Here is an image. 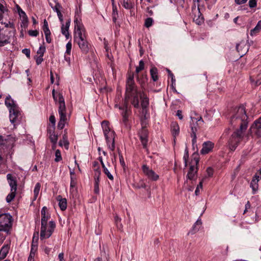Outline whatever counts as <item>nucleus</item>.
<instances>
[{
    "instance_id": "35",
    "label": "nucleus",
    "mask_w": 261,
    "mask_h": 261,
    "mask_svg": "<svg viewBox=\"0 0 261 261\" xmlns=\"http://www.w3.org/2000/svg\"><path fill=\"white\" fill-rule=\"evenodd\" d=\"M144 68V63L142 60L140 61L139 66L136 67V72L138 73Z\"/></svg>"
},
{
    "instance_id": "8",
    "label": "nucleus",
    "mask_w": 261,
    "mask_h": 261,
    "mask_svg": "<svg viewBox=\"0 0 261 261\" xmlns=\"http://www.w3.org/2000/svg\"><path fill=\"white\" fill-rule=\"evenodd\" d=\"M9 113L10 121L15 126L19 123L21 118V113L19 110V108L10 109Z\"/></svg>"
},
{
    "instance_id": "52",
    "label": "nucleus",
    "mask_w": 261,
    "mask_h": 261,
    "mask_svg": "<svg viewBox=\"0 0 261 261\" xmlns=\"http://www.w3.org/2000/svg\"><path fill=\"white\" fill-rule=\"evenodd\" d=\"M38 249V247H31L30 254L35 255V253Z\"/></svg>"
},
{
    "instance_id": "2",
    "label": "nucleus",
    "mask_w": 261,
    "mask_h": 261,
    "mask_svg": "<svg viewBox=\"0 0 261 261\" xmlns=\"http://www.w3.org/2000/svg\"><path fill=\"white\" fill-rule=\"evenodd\" d=\"M52 94L54 100L58 102V113L60 116V121L58 124V127L62 129L64 128L65 122L67 120L64 98L60 93L56 94L55 89L53 90Z\"/></svg>"
},
{
    "instance_id": "54",
    "label": "nucleus",
    "mask_w": 261,
    "mask_h": 261,
    "mask_svg": "<svg viewBox=\"0 0 261 261\" xmlns=\"http://www.w3.org/2000/svg\"><path fill=\"white\" fill-rule=\"evenodd\" d=\"M119 155L120 163L122 166L124 167L125 164V162H124V159L123 158V156L119 153Z\"/></svg>"
},
{
    "instance_id": "48",
    "label": "nucleus",
    "mask_w": 261,
    "mask_h": 261,
    "mask_svg": "<svg viewBox=\"0 0 261 261\" xmlns=\"http://www.w3.org/2000/svg\"><path fill=\"white\" fill-rule=\"evenodd\" d=\"M213 172H214L213 169L212 168L208 167L207 168L206 173H207V176L208 177H212L213 176Z\"/></svg>"
},
{
    "instance_id": "42",
    "label": "nucleus",
    "mask_w": 261,
    "mask_h": 261,
    "mask_svg": "<svg viewBox=\"0 0 261 261\" xmlns=\"http://www.w3.org/2000/svg\"><path fill=\"white\" fill-rule=\"evenodd\" d=\"M94 170H95V174H94L95 180H96V179H99V177L101 174V172H100V171L99 168L98 167L94 169Z\"/></svg>"
},
{
    "instance_id": "43",
    "label": "nucleus",
    "mask_w": 261,
    "mask_h": 261,
    "mask_svg": "<svg viewBox=\"0 0 261 261\" xmlns=\"http://www.w3.org/2000/svg\"><path fill=\"white\" fill-rule=\"evenodd\" d=\"M4 24H5V27L6 28H10L12 29V30L15 32V29L14 27V24L13 23L11 22L10 21H9L8 23L4 22Z\"/></svg>"
},
{
    "instance_id": "60",
    "label": "nucleus",
    "mask_w": 261,
    "mask_h": 261,
    "mask_svg": "<svg viewBox=\"0 0 261 261\" xmlns=\"http://www.w3.org/2000/svg\"><path fill=\"white\" fill-rule=\"evenodd\" d=\"M57 15H58V16L59 17V19L60 21L62 23H63V15H62L61 12H59L58 14H57Z\"/></svg>"
},
{
    "instance_id": "40",
    "label": "nucleus",
    "mask_w": 261,
    "mask_h": 261,
    "mask_svg": "<svg viewBox=\"0 0 261 261\" xmlns=\"http://www.w3.org/2000/svg\"><path fill=\"white\" fill-rule=\"evenodd\" d=\"M153 22V19L152 18H147L145 21V25L147 28H149L152 25Z\"/></svg>"
},
{
    "instance_id": "39",
    "label": "nucleus",
    "mask_w": 261,
    "mask_h": 261,
    "mask_svg": "<svg viewBox=\"0 0 261 261\" xmlns=\"http://www.w3.org/2000/svg\"><path fill=\"white\" fill-rule=\"evenodd\" d=\"M103 172L106 175H107V177L110 179L113 180L114 179L113 176L111 174L109 170L107 169V167H105L103 168Z\"/></svg>"
},
{
    "instance_id": "20",
    "label": "nucleus",
    "mask_w": 261,
    "mask_h": 261,
    "mask_svg": "<svg viewBox=\"0 0 261 261\" xmlns=\"http://www.w3.org/2000/svg\"><path fill=\"white\" fill-rule=\"evenodd\" d=\"M5 103L9 108V110L11 109H13L18 107L10 95L6 97Z\"/></svg>"
},
{
    "instance_id": "19",
    "label": "nucleus",
    "mask_w": 261,
    "mask_h": 261,
    "mask_svg": "<svg viewBox=\"0 0 261 261\" xmlns=\"http://www.w3.org/2000/svg\"><path fill=\"white\" fill-rule=\"evenodd\" d=\"M139 97L141 100V107L142 109L144 110L148 107V106L149 105V99L143 92L140 93L139 94Z\"/></svg>"
},
{
    "instance_id": "23",
    "label": "nucleus",
    "mask_w": 261,
    "mask_h": 261,
    "mask_svg": "<svg viewBox=\"0 0 261 261\" xmlns=\"http://www.w3.org/2000/svg\"><path fill=\"white\" fill-rule=\"evenodd\" d=\"M59 205L62 211H64L67 208V200L65 198H62L60 196L58 197Z\"/></svg>"
},
{
    "instance_id": "13",
    "label": "nucleus",
    "mask_w": 261,
    "mask_h": 261,
    "mask_svg": "<svg viewBox=\"0 0 261 261\" xmlns=\"http://www.w3.org/2000/svg\"><path fill=\"white\" fill-rule=\"evenodd\" d=\"M139 135L141 140L142 144L144 148H146L148 142V130L146 128L143 127L139 132Z\"/></svg>"
},
{
    "instance_id": "25",
    "label": "nucleus",
    "mask_w": 261,
    "mask_h": 261,
    "mask_svg": "<svg viewBox=\"0 0 261 261\" xmlns=\"http://www.w3.org/2000/svg\"><path fill=\"white\" fill-rule=\"evenodd\" d=\"M9 250L8 245L4 246L0 250V259L4 258L7 255Z\"/></svg>"
},
{
    "instance_id": "32",
    "label": "nucleus",
    "mask_w": 261,
    "mask_h": 261,
    "mask_svg": "<svg viewBox=\"0 0 261 261\" xmlns=\"http://www.w3.org/2000/svg\"><path fill=\"white\" fill-rule=\"evenodd\" d=\"M49 5L53 10L56 12L57 14H58L59 12H60V9L61 8V6L58 3L55 2V6H54L51 3H49Z\"/></svg>"
},
{
    "instance_id": "37",
    "label": "nucleus",
    "mask_w": 261,
    "mask_h": 261,
    "mask_svg": "<svg viewBox=\"0 0 261 261\" xmlns=\"http://www.w3.org/2000/svg\"><path fill=\"white\" fill-rule=\"evenodd\" d=\"M66 50L65 51V54L66 55H70L71 48H72V43L71 41H69L66 45Z\"/></svg>"
},
{
    "instance_id": "31",
    "label": "nucleus",
    "mask_w": 261,
    "mask_h": 261,
    "mask_svg": "<svg viewBox=\"0 0 261 261\" xmlns=\"http://www.w3.org/2000/svg\"><path fill=\"white\" fill-rule=\"evenodd\" d=\"M250 187L253 190V194H254L258 189V182L255 179H252L250 183Z\"/></svg>"
},
{
    "instance_id": "57",
    "label": "nucleus",
    "mask_w": 261,
    "mask_h": 261,
    "mask_svg": "<svg viewBox=\"0 0 261 261\" xmlns=\"http://www.w3.org/2000/svg\"><path fill=\"white\" fill-rule=\"evenodd\" d=\"M49 121L53 125H55L56 123L55 117L54 115H51L49 117Z\"/></svg>"
},
{
    "instance_id": "64",
    "label": "nucleus",
    "mask_w": 261,
    "mask_h": 261,
    "mask_svg": "<svg viewBox=\"0 0 261 261\" xmlns=\"http://www.w3.org/2000/svg\"><path fill=\"white\" fill-rule=\"evenodd\" d=\"M69 55H66L65 54V55H64V59L65 60L68 62V64L69 65L70 64V57H68V56H69Z\"/></svg>"
},
{
    "instance_id": "12",
    "label": "nucleus",
    "mask_w": 261,
    "mask_h": 261,
    "mask_svg": "<svg viewBox=\"0 0 261 261\" xmlns=\"http://www.w3.org/2000/svg\"><path fill=\"white\" fill-rule=\"evenodd\" d=\"M41 224H42V233L45 230V225L47 223V221L49 219L50 215L49 213L47 211V207L44 206L42 207L41 211Z\"/></svg>"
},
{
    "instance_id": "51",
    "label": "nucleus",
    "mask_w": 261,
    "mask_h": 261,
    "mask_svg": "<svg viewBox=\"0 0 261 261\" xmlns=\"http://www.w3.org/2000/svg\"><path fill=\"white\" fill-rule=\"evenodd\" d=\"M23 54L26 55L28 58L30 57V50L28 48L23 49L22 50Z\"/></svg>"
},
{
    "instance_id": "41",
    "label": "nucleus",
    "mask_w": 261,
    "mask_h": 261,
    "mask_svg": "<svg viewBox=\"0 0 261 261\" xmlns=\"http://www.w3.org/2000/svg\"><path fill=\"white\" fill-rule=\"evenodd\" d=\"M18 12L20 17L22 18V19L28 18L25 13L20 8H18Z\"/></svg>"
},
{
    "instance_id": "1",
    "label": "nucleus",
    "mask_w": 261,
    "mask_h": 261,
    "mask_svg": "<svg viewBox=\"0 0 261 261\" xmlns=\"http://www.w3.org/2000/svg\"><path fill=\"white\" fill-rule=\"evenodd\" d=\"M248 116L243 106L234 109L230 117V123L234 127H238L231 135L228 143L231 150H234L242 140L248 127Z\"/></svg>"
},
{
    "instance_id": "7",
    "label": "nucleus",
    "mask_w": 261,
    "mask_h": 261,
    "mask_svg": "<svg viewBox=\"0 0 261 261\" xmlns=\"http://www.w3.org/2000/svg\"><path fill=\"white\" fill-rule=\"evenodd\" d=\"M74 41L78 45L81 51L83 54H87L89 50V45L85 38V36H82L80 37H74Z\"/></svg>"
},
{
    "instance_id": "6",
    "label": "nucleus",
    "mask_w": 261,
    "mask_h": 261,
    "mask_svg": "<svg viewBox=\"0 0 261 261\" xmlns=\"http://www.w3.org/2000/svg\"><path fill=\"white\" fill-rule=\"evenodd\" d=\"M45 230L42 233V225L40 230V239L43 240L49 238L52 234L56 227L55 223L53 221H50L48 223L45 225Z\"/></svg>"
},
{
    "instance_id": "44",
    "label": "nucleus",
    "mask_w": 261,
    "mask_h": 261,
    "mask_svg": "<svg viewBox=\"0 0 261 261\" xmlns=\"http://www.w3.org/2000/svg\"><path fill=\"white\" fill-rule=\"evenodd\" d=\"M28 18L22 19L21 23V27H23L24 29L28 27Z\"/></svg>"
},
{
    "instance_id": "45",
    "label": "nucleus",
    "mask_w": 261,
    "mask_h": 261,
    "mask_svg": "<svg viewBox=\"0 0 261 261\" xmlns=\"http://www.w3.org/2000/svg\"><path fill=\"white\" fill-rule=\"evenodd\" d=\"M99 182V179H96V180H95L94 190H95V192L96 193H97L99 192V188H98Z\"/></svg>"
},
{
    "instance_id": "55",
    "label": "nucleus",
    "mask_w": 261,
    "mask_h": 261,
    "mask_svg": "<svg viewBox=\"0 0 261 261\" xmlns=\"http://www.w3.org/2000/svg\"><path fill=\"white\" fill-rule=\"evenodd\" d=\"M63 145H65V146H66V147L67 148L68 146V143L65 140H63V141L60 140L59 142V145L61 146H62Z\"/></svg>"
},
{
    "instance_id": "30",
    "label": "nucleus",
    "mask_w": 261,
    "mask_h": 261,
    "mask_svg": "<svg viewBox=\"0 0 261 261\" xmlns=\"http://www.w3.org/2000/svg\"><path fill=\"white\" fill-rule=\"evenodd\" d=\"M122 5L126 9H130L133 7L131 0H123Z\"/></svg>"
},
{
    "instance_id": "47",
    "label": "nucleus",
    "mask_w": 261,
    "mask_h": 261,
    "mask_svg": "<svg viewBox=\"0 0 261 261\" xmlns=\"http://www.w3.org/2000/svg\"><path fill=\"white\" fill-rule=\"evenodd\" d=\"M257 3L256 0H250L249 2V6L251 8L255 7Z\"/></svg>"
},
{
    "instance_id": "34",
    "label": "nucleus",
    "mask_w": 261,
    "mask_h": 261,
    "mask_svg": "<svg viewBox=\"0 0 261 261\" xmlns=\"http://www.w3.org/2000/svg\"><path fill=\"white\" fill-rule=\"evenodd\" d=\"M16 191H11L6 197V201L8 203H10L15 197Z\"/></svg>"
},
{
    "instance_id": "28",
    "label": "nucleus",
    "mask_w": 261,
    "mask_h": 261,
    "mask_svg": "<svg viewBox=\"0 0 261 261\" xmlns=\"http://www.w3.org/2000/svg\"><path fill=\"white\" fill-rule=\"evenodd\" d=\"M41 188V185L38 182L36 184L34 190V200H36L38 196L40 190Z\"/></svg>"
},
{
    "instance_id": "58",
    "label": "nucleus",
    "mask_w": 261,
    "mask_h": 261,
    "mask_svg": "<svg viewBox=\"0 0 261 261\" xmlns=\"http://www.w3.org/2000/svg\"><path fill=\"white\" fill-rule=\"evenodd\" d=\"M248 0H235V3L237 5H241L245 4Z\"/></svg>"
},
{
    "instance_id": "27",
    "label": "nucleus",
    "mask_w": 261,
    "mask_h": 261,
    "mask_svg": "<svg viewBox=\"0 0 261 261\" xmlns=\"http://www.w3.org/2000/svg\"><path fill=\"white\" fill-rule=\"evenodd\" d=\"M260 30H261V20H259L257 22V24L255 26V27L253 29L251 30L250 35L251 36L255 35L256 33H258Z\"/></svg>"
},
{
    "instance_id": "38",
    "label": "nucleus",
    "mask_w": 261,
    "mask_h": 261,
    "mask_svg": "<svg viewBox=\"0 0 261 261\" xmlns=\"http://www.w3.org/2000/svg\"><path fill=\"white\" fill-rule=\"evenodd\" d=\"M56 158L55 159V162H58L62 160V156L61 152L59 149H57L55 152Z\"/></svg>"
},
{
    "instance_id": "4",
    "label": "nucleus",
    "mask_w": 261,
    "mask_h": 261,
    "mask_svg": "<svg viewBox=\"0 0 261 261\" xmlns=\"http://www.w3.org/2000/svg\"><path fill=\"white\" fill-rule=\"evenodd\" d=\"M101 127L109 148L111 150H114L115 149V132L111 129L108 121H103L101 122Z\"/></svg>"
},
{
    "instance_id": "3",
    "label": "nucleus",
    "mask_w": 261,
    "mask_h": 261,
    "mask_svg": "<svg viewBox=\"0 0 261 261\" xmlns=\"http://www.w3.org/2000/svg\"><path fill=\"white\" fill-rule=\"evenodd\" d=\"M134 73L130 74L127 78L126 86V96L128 98L132 97L131 101L132 104L136 108H139L140 107L139 96L141 92H139L136 87L134 80Z\"/></svg>"
},
{
    "instance_id": "53",
    "label": "nucleus",
    "mask_w": 261,
    "mask_h": 261,
    "mask_svg": "<svg viewBox=\"0 0 261 261\" xmlns=\"http://www.w3.org/2000/svg\"><path fill=\"white\" fill-rule=\"evenodd\" d=\"M8 11V9L2 4L0 3V12L5 13Z\"/></svg>"
},
{
    "instance_id": "16",
    "label": "nucleus",
    "mask_w": 261,
    "mask_h": 261,
    "mask_svg": "<svg viewBox=\"0 0 261 261\" xmlns=\"http://www.w3.org/2000/svg\"><path fill=\"white\" fill-rule=\"evenodd\" d=\"M130 110L128 108L127 106L126 105L125 106L124 109H123V111L121 113V115L122 116V122L126 126H127L128 117V116L130 115Z\"/></svg>"
},
{
    "instance_id": "11",
    "label": "nucleus",
    "mask_w": 261,
    "mask_h": 261,
    "mask_svg": "<svg viewBox=\"0 0 261 261\" xmlns=\"http://www.w3.org/2000/svg\"><path fill=\"white\" fill-rule=\"evenodd\" d=\"M74 23L75 24L74 37H80L85 35V29L81 21L77 18H75L74 20Z\"/></svg>"
},
{
    "instance_id": "62",
    "label": "nucleus",
    "mask_w": 261,
    "mask_h": 261,
    "mask_svg": "<svg viewBox=\"0 0 261 261\" xmlns=\"http://www.w3.org/2000/svg\"><path fill=\"white\" fill-rule=\"evenodd\" d=\"M45 36V39L47 43H49L51 41V39L50 38V35H46Z\"/></svg>"
},
{
    "instance_id": "21",
    "label": "nucleus",
    "mask_w": 261,
    "mask_h": 261,
    "mask_svg": "<svg viewBox=\"0 0 261 261\" xmlns=\"http://www.w3.org/2000/svg\"><path fill=\"white\" fill-rule=\"evenodd\" d=\"M197 171V169L194 167V166H191L187 174V178L190 180L194 179Z\"/></svg>"
},
{
    "instance_id": "29",
    "label": "nucleus",
    "mask_w": 261,
    "mask_h": 261,
    "mask_svg": "<svg viewBox=\"0 0 261 261\" xmlns=\"http://www.w3.org/2000/svg\"><path fill=\"white\" fill-rule=\"evenodd\" d=\"M76 176L72 175L70 176V191H73V188L76 187Z\"/></svg>"
},
{
    "instance_id": "56",
    "label": "nucleus",
    "mask_w": 261,
    "mask_h": 261,
    "mask_svg": "<svg viewBox=\"0 0 261 261\" xmlns=\"http://www.w3.org/2000/svg\"><path fill=\"white\" fill-rule=\"evenodd\" d=\"M188 157H189L188 151V150L187 149H186L185 150V153L184 156V159L185 160V162L186 164L187 162Z\"/></svg>"
},
{
    "instance_id": "10",
    "label": "nucleus",
    "mask_w": 261,
    "mask_h": 261,
    "mask_svg": "<svg viewBox=\"0 0 261 261\" xmlns=\"http://www.w3.org/2000/svg\"><path fill=\"white\" fill-rule=\"evenodd\" d=\"M142 169L143 173L150 180L156 181L159 179V176L156 174L155 172L150 169L147 165H143L142 166Z\"/></svg>"
},
{
    "instance_id": "18",
    "label": "nucleus",
    "mask_w": 261,
    "mask_h": 261,
    "mask_svg": "<svg viewBox=\"0 0 261 261\" xmlns=\"http://www.w3.org/2000/svg\"><path fill=\"white\" fill-rule=\"evenodd\" d=\"M10 186L11 187V191H16L17 182L16 180L13 177L11 174H8L7 175Z\"/></svg>"
},
{
    "instance_id": "22",
    "label": "nucleus",
    "mask_w": 261,
    "mask_h": 261,
    "mask_svg": "<svg viewBox=\"0 0 261 261\" xmlns=\"http://www.w3.org/2000/svg\"><path fill=\"white\" fill-rule=\"evenodd\" d=\"M171 129L172 135L174 137H175L177 136L179 133V127L178 124L175 122H173L171 124Z\"/></svg>"
},
{
    "instance_id": "50",
    "label": "nucleus",
    "mask_w": 261,
    "mask_h": 261,
    "mask_svg": "<svg viewBox=\"0 0 261 261\" xmlns=\"http://www.w3.org/2000/svg\"><path fill=\"white\" fill-rule=\"evenodd\" d=\"M45 50V47L40 46L39 50L37 51V54H39V56H43Z\"/></svg>"
},
{
    "instance_id": "26",
    "label": "nucleus",
    "mask_w": 261,
    "mask_h": 261,
    "mask_svg": "<svg viewBox=\"0 0 261 261\" xmlns=\"http://www.w3.org/2000/svg\"><path fill=\"white\" fill-rule=\"evenodd\" d=\"M150 75L153 81L155 82L158 80V69L156 67H152L150 70Z\"/></svg>"
},
{
    "instance_id": "49",
    "label": "nucleus",
    "mask_w": 261,
    "mask_h": 261,
    "mask_svg": "<svg viewBox=\"0 0 261 261\" xmlns=\"http://www.w3.org/2000/svg\"><path fill=\"white\" fill-rule=\"evenodd\" d=\"M43 56H39V57H37L36 58H35L36 62L37 65L40 64L43 61Z\"/></svg>"
},
{
    "instance_id": "17",
    "label": "nucleus",
    "mask_w": 261,
    "mask_h": 261,
    "mask_svg": "<svg viewBox=\"0 0 261 261\" xmlns=\"http://www.w3.org/2000/svg\"><path fill=\"white\" fill-rule=\"evenodd\" d=\"M70 25V20L68 19L66 22L65 24L64 25L62 23L61 27V33L62 34L65 36L66 39H68L70 37V34L69 33V28Z\"/></svg>"
},
{
    "instance_id": "33",
    "label": "nucleus",
    "mask_w": 261,
    "mask_h": 261,
    "mask_svg": "<svg viewBox=\"0 0 261 261\" xmlns=\"http://www.w3.org/2000/svg\"><path fill=\"white\" fill-rule=\"evenodd\" d=\"M201 224L202 221L201 219H198L193 226V229L195 232L199 230V227L201 225Z\"/></svg>"
},
{
    "instance_id": "24",
    "label": "nucleus",
    "mask_w": 261,
    "mask_h": 261,
    "mask_svg": "<svg viewBox=\"0 0 261 261\" xmlns=\"http://www.w3.org/2000/svg\"><path fill=\"white\" fill-rule=\"evenodd\" d=\"M94 261H109V256L105 251H101L100 256L97 257Z\"/></svg>"
},
{
    "instance_id": "14",
    "label": "nucleus",
    "mask_w": 261,
    "mask_h": 261,
    "mask_svg": "<svg viewBox=\"0 0 261 261\" xmlns=\"http://www.w3.org/2000/svg\"><path fill=\"white\" fill-rule=\"evenodd\" d=\"M237 51L241 57L244 55L248 50V45L245 41H241L236 46Z\"/></svg>"
},
{
    "instance_id": "46",
    "label": "nucleus",
    "mask_w": 261,
    "mask_h": 261,
    "mask_svg": "<svg viewBox=\"0 0 261 261\" xmlns=\"http://www.w3.org/2000/svg\"><path fill=\"white\" fill-rule=\"evenodd\" d=\"M29 35L33 37H36L38 35L39 32L37 30H30L29 31Z\"/></svg>"
},
{
    "instance_id": "9",
    "label": "nucleus",
    "mask_w": 261,
    "mask_h": 261,
    "mask_svg": "<svg viewBox=\"0 0 261 261\" xmlns=\"http://www.w3.org/2000/svg\"><path fill=\"white\" fill-rule=\"evenodd\" d=\"M251 134H254L258 137H261V116L256 120L249 129Z\"/></svg>"
},
{
    "instance_id": "36",
    "label": "nucleus",
    "mask_w": 261,
    "mask_h": 261,
    "mask_svg": "<svg viewBox=\"0 0 261 261\" xmlns=\"http://www.w3.org/2000/svg\"><path fill=\"white\" fill-rule=\"evenodd\" d=\"M49 139L51 141V142L55 145L57 142L58 140V136L53 132V133L50 134L49 136Z\"/></svg>"
},
{
    "instance_id": "15",
    "label": "nucleus",
    "mask_w": 261,
    "mask_h": 261,
    "mask_svg": "<svg viewBox=\"0 0 261 261\" xmlns=\"http://www.w3.org/2000/svg\"><path fill=\"white\" fill-rule=\"evenodd\" d=\"M214 146V144L211 141L204 142L202 144V148L200 150V153L202 154H206L212 151Z\"/></svg>"
},
{
    "instance_id": "63",
    "label": "nucleus",
    "mask_w": 261,
    "mask_h": 261,
    "mask_svg": "<svg viewBox=\"0 0 261 261\" xmlns=\"http://www.w3.org/2000/svg\"><path fill=\"white\" fill-rule=\"evenodd\" d=\"M43 31H44V34L45 35H50V31L49 29V28H44V29H43Z\"/></svg>"
},
{
    "instance_id": "59",
    "label": "nucleus",
    "mask_w": 261,
    "mask_h": 261,
    "mask_svg": "<svg viewBox=\"0 0 261 261\" xmlns=\"http://www.w3.org/2000/svg\"><path fill=\"white\" fill-rule=\"evenodd\" d=\"M176 116L179 118V119H182V111L181 110H178L176 113Z\"/></svg>"
},
{
    "instance_id": "5",
    "label": "nucleus",
    "mask_w": 261,
    "mask_h": 261,
    "mask_svg": "<svg viewBox=\"0 0 261 261\" xmlns=\"http://www.w3.org/2000/svg\"><path fill=\"white\" fill-rule=\"evenodd\" d=\"M12 216L8 214L0 215V231H8L12 226Z\"/></svg>"
},
{
    "instance_id": "61",
    "label": "nucleus",
    "mask_w": 261,
    "mask_h": 261,
    "mask_svg": "<svg viewBox=\"0 0 261 261\" xmlns=\"http://www.w3.org/2000/svg\"><path fill=\"white\" fill-rule=\"evenodd\" d=\"M115 221L117 224V225H118V224L120 223L121 221V218H119L118 216H116L115 217Z\"/></svg>"
}]
</instances>
